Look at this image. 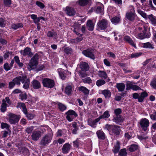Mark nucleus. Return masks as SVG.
Instances as JSON below:
<instances>
[{
    "instance_id": "1",
    "label": "nucleus",
    "mask_w": 156,
    "mask_h": 156,
    "mask_svg": "<svg viewBox=\"0 0 156 156\" xmlns=\"http://www.w3.org/2000/svg\"><path fill=\"white\" fill-rule=\"evenodd\" d=\"M137 29L140 31L143 30L141 32L138 34L137 36L138 38L143 39L145 38H149L150 37L151 34L148 29L147 26L142 25L141 27H138Z\"/></svg>"
},
{
    "instance_id": "2",
    "label": "nucleus",
    "mask_w": 156,
    "mask_h": 156,
    "mask_svg": "<svg viewBox=\"0 0 156 156\" xmlns=\"http://www.w3.org/2000/svg\"><path fill=\"white\" fill-rule=\"evenodd\" d=\"M53 136L52 133H48L43 136L41 140L40 144L43 146H45L51 141Z\"/></svg>"
},
{
    "instance_id": "3",
    "label": "nucleus",
    "mask_w": 156,
    "mask_h": 156,
    "mask_svg": "<svg viewBox=\"0 0 156 156\" xmlns=\"http://www.w3.org/2000/svg\"><path fill=\"white\" fill-rule=\"evenodd\" d=\"M9 122L11 124H15L17 123L20 117L18 115L12 113H9L8 115Z\"/></svg>"
},
{
    "instance_id": "4",
    "label": "nucleus",
    "mask_w": 156,
    "mask_h": 156,
    "mask_svg": "<svg viewBox=\"0 0 156 156\" xmlns=\"http://www.w3.org/2000/svg\"><path fill=\"white\" fill-rule=\"evenodd\" d=\"M66 119L69 122L72 121L75 118L78 116L76 112L73 110H69L66 112Z\"/></svg>"
},
{
    "instance_id": "5",
    "label": "nucleus",
    "mask_w": 156,
    "mask_h": 156,
    "mask_svg": "<svg viewBox=\"0 0 156 156\" xmlns=\"http://www.w3.org/2000/svg\"><path fill=\"white\" fill-rule=\"evenodd\" d=\"M43 85L44 87L50 88H53L55 85L54 81L48 78H44L42 80Z\"/></svg>"
},
{
    "instance_id": "6",
    "label": "nucleus",
    "mask_w": 156,
    "mask_h": 156,
    "mask_svg": "<svg viewBox=\"0 0 156 156\" xmlns=\"http://www.w3.org/2000/svg\"><path fill=\"white\" fill-rule=\"evenodd\" d=\"M108 25V21L106 20L102 19L98 22L97 28L99 30H105L107 28Z\"/></svg>"
},
{
    "instance_id": "7",
    "label": "nucleus",
    "mask_w": 156,
    "mask_h": 156,
    "mask_svg": "<svg viewBox=\"0 0 156 156\" xmlns=\"http://www.w3.org/2000/svg\"><path fill=\"white\" fill-rule=\"evenodd\" d=\"M140 124L142 129L145 131L147 129L149 126V122L146 118L142 119L140 121Z\"/></svg>"
},
{
    "instance_id": "8",
    "label": "nucleus",
    "mask_w": 156,
    "mask_h": 156,
    "mask_svg": "<svg viewBox=\"0 0 156 156\" xmlns=\"http://www.w3.org/2000/svg\"><path fill=\"white\" fill-rule=\"evenodd\" d=\"M31 48L28 47L26 48L24 50L20 51V53L23 56H27L28 58H31L33 55V53L31 51Z\"/></svg>"
},
{
    "instance_id": "9",
    "label": "nucleus",
    "mask_w": 156,
    "mask_h": 156,
    "mask_svg": "<svg viewBox=\"0 0 156 156\" xmlns=\"http://www.w3.org/2000/svg\"><path fill=\"white\" fill-rule=\"evenodd\" d=\"M94 50L91 49H87L84 50L82 53L86 57L91 58H94L95 57L94 54Z\"/></svg>"
},
{
    "instance_id": "10",
    "label": "nucleus",
    "mask_w": 156,
    "mask_h": 156,
    "mask_svg": "<svg viewBox=\"0 0 156 156\" xmlns=\"http://www.w3.org/2000/svg\"><path fill=\"white\" fill-rule=\"evenodd\" d=\"M38 64L37 59H30L27 66V69L29 70L34 69Z\"/></svg>"
},
{
    "instance_id": "11",
    "label": "nucleus",
    "mask_w": 156,
    "mask_h": 156,
    "mask_svg": "<svg viewBox=\"0 0 156 156\" xmlns=\"http://www.w3.org/2000/svg\"><path fill=\"white\" fill-rule=\"evenodd\" d=\"M121 131L122 130L120 126L114 125L111 132L115 136H118L120 135Z\"/></svg>"
},
{
    "instance_id": "12",
    "label": "nucleus",
    "mask_w": 156,
    "mask_h": 156,
    "mask_svg": "<svg viewBox=\"0 0 156 156\" xmlns=\"http://www.w3.org/2000/svg\"><path fill=\"white\" fill-rule=\"evenodd\" d=\"M27 78V76H19L14 78L12 81H14L16 85L20 86L21 84L20 82H23L24 81V78Z\"/></svg>"
},
{
    "instance_id": "13",
    "label": "nucleus",
    "mask_w": 156,
    "mask_h": 156,
    "mask_svg": "<svg viewBox=\"0 0 156 156\" xmlns=\"http://www.w3.org/2000/svg\"><path fill=\"white\" fill-rule=\"evenodd\" d=\"M94 10L98 13L103 14L104 13V8L103 5L101 3H99L98 5L94 8Z\"/></svg>"
},
{
    "instance_id": "14",
    "label": "nucleus",
    "mask_w": 156,
    "mask_h": 156,
    "mask_svg": "<svg viewBox=\"0 0 156 156\" xmlns=\"http://www.w3.org/2000/svg\"><path fill=\"white\" fill-rule=\"evenodd\" d=\"M100 121L99 119L98 118L94 120L89 118L87 120L88 124L94 128H95L97 125V123Z\"/></svg>"
},
{
    "instance_id": "15",
    "label": "nucleus",
    "mask_w": 156,
    "mask_h": 156,
    "mask_svg": "<svg viewBox=\"0 0 156 156\" xmlns=\"http://www.w3.org/2000/svg\"><path fill=\"white\" fill-rule=\"evenodd\" d=\"M41 136V132L39 131H34L31 135L32 139L34 141H37Z\"/></svg>"
},
{
    "instance_id": "16",
    "label": "nucleus",
    "mask_w": 156,
    "mask_h": 156,
    "mask_svg": "<svg viewBox=\"0 0 156 156\" xmlns=\"http://www.w3.org/2000/svg\"><path fill=\"white\" fill-rule=\"evenodd\" d=\"M66 14L69 16H72L75 15L76 11L72 7L69 6H67L66 7L65 10Z\"/></svg>"
},
{
    "instance_id": "17",
    "label": "nucleus",
    "mask_w": 156,
    "mask_h": 156,
    "mask_svg": "<svg viewBox=\"0 0 156 156\" xmlns=\"http://www.w3.org/2000/svg\"><path fill=\"white\" fill-rule=\"evenodd\" d=\"M71 145L69 143H67L64 144L62 149V152L63 154H66L70 151Z\"/></svg>"
},
{
    "instance_id": "18",
    "label": "nucleus",
    "mask_w": 156,
    "mask_h": 156,
    "mask_svg": "<svg viewBox=\"0 0 156 156\" xmlns=\"http://www.w3.org/2000/svg\"><path fill=\"white\" fill-rule=\"evenodd\" d=\"M80 67L81 69L83 71H87L89 69L88 65L86 62H81L80 64Z\"/></svg>"
},
{
    "instance_id": "19",
    "label": "nucleus",
    "mask_w": 156,
    "mask_h": 156,
    "mask_svg": "<svg viewBox=\"0 0 156 156\" xmlns=\"http://www.w3.org/2000/svg\"><path fill=\"white\" fill-rule=\"evenodd\" d=\"M98 75L101 78L105 79H107L106 81L108 82H109L110 80V79L108 78L107 74L104 71H99L98 72Z\"/></svg>"
},
{
    "instance_id": "20",
    "label": "nucleus",
    "mask_w": 156,
    "mask_h": 156,
    "mask_svg": "<svg viewBox=\"0 0 156 156\" xmlns=\"http://www.w3.org/2000/svg\"><path fill=\"white\" fill-rule=\"evenodd\" d=\"M32 83L33 87L34 89H38L41 87L40 82L37 80H34L32 81Z\"/></svg>"
},
{
    "instance_id": "21",
    "label": "nucleus",
    "mask_w": 156,
    "mask_h": 156,
    "mask_svg": "<svg viewBox=\"0 0 156 156\" xmlns=\"http://www.w3.org/2000/svg\"><path fill=\"white\" fill-rule=\"evenodd\" d=\"M96 134L99 139L104 140L105 138V135L102 130H99L97 131Z\"/></svg>"
},
{
    "instance_id": "22",
    "label": "nucleus",
    "mask_w": 156,
    "mask_h": 156,
    "mask_svg": "<svg viewBox=\"0 0 156 156\" xmlns=\"http://www.w3.org/2000/svg\"><path fill=\"white\" fill-rule=\"evenodd\" d=\"M126 17L129 20L133 21L135 18V15L132 12H127L126 14Z\"/></svg>"
},
{
    "instance_id": "23",
    "label": "nucleus",
    "mask_w": 156,
    "mask_h": 156,
    "mask_svg": "<svg viewBox=\"0 0 156 156\" xmlns=\"http://www.w3.org/2000/svg\"><path fill=\"white\" fill-rule=\"evenodd\" d=\"M87 28L90 31H92L94 29V25L91 20H88L87 23Z\"/></svg>"
},
{
    "instance_id": "24",
    "label": "nucleus",
    "mask_w": 156,
    "mask_h": 156,
    "mask_svg": "<svg viewBox=\"0 0 156 156\" xmlns=\"http://www.w3.org/2000/svg\"><path fill=\"white\" fill-rule=\"evenodd\" d=\"M116 87L118 89L119 91L122 92L124 90L125 88V85L122 83H117Z\"/></svg>"
},
{
    "instance_id": "25",
    "label": "nucleus",
    "mask_w": 156,
    "mask_h": 156,
    "mask_svg": "<svg viewBox=\"0 0 156 156\" xmlns=\"http://www.w3.org/2000/svg\"><path fill=\"white\" fill-rule=\"evenodd\" d=\"M22 83H23V87L25 89H28L29 88L30 82V80L28 79L24 78V81L22 82Z\"/></svg>"
},
{
    "instance_id": "26",
    "label": "nucleus",
    "mask_w": 156,
    "mask_h": 156,
    "mask_svg": "<svg viewBox=\"0 0 156 156\" xmlns=\"http://www.w3.org/2000/svg\"><path fill=\"white\" fill-rule=\"evenodd\" d=\"M147 95L148 94L146 92L144 91L142 92L141 93L140 95L139 96L138 99V101L140 102H143L144 98L147 97Z\"/></svg>"
},
{
    "instance_id": "27",
    "label": "nucleus",
    "mask_w": 156,
    "mask_h": 156,
    "mask_svg": "<svg viewBox=\"0 0 156 156\" xmlns=\"http://www.w3.org/2000/svg\"><path fill=\"white\" fill-rule=\"evenodd\" d=\"M124 39L125 41L129 43L133 47H134L135 48L136 47L135 44L134 43L133 40L129 36H125L124 37Z\"/></svg>"
},
{
    "instance_id": "28",
    "label": "nucleus",
    "mask_w": 156,
    "mask_h": 156,
    "mask_svg": "<svg viewBox=\"0 0 156 156\" xmlns=\"http://www.w3.org/2000/svg\"><path fill=\"white\" fill-rule=\"evenodd\" d=\"M120 148V143L118 141H117L113 147L112 151L115 154H116L119 151Z\"/></svg>"
},
{
    "instance_id": "29",
    "label": "nucleus",
    "mask_w": 156,
    "mask_h": 156,
    "mask_svg": "<svg viewBox=\"0 0 156 156\" xmlns=\"http://www.w3.org/2000/svg\"><path fill=\"white\" fill-rule=\"evenodd\" d=\"M7 105L5 100L3 99L2 101V103L1 105L0 110L2 112H4L7 110Z\"/></svg>"
},
{
    "instance_id": "30",
    "label": "nucleus",
    "mask_w": 156,
    "mask_h": 156,
    "mask_svg": "<svg viewBox=\"0 0 156 156\" xmlns=\"http://www.w3.org/2000/svg\"><path fill=\"white\" fill-rule=\"evenodd\" d=\"M72 85L68 84L65 88V92L68 95H70L72 92Z\"/></svg>"
},
{
    "instance_id": "31",
    "label": "nucleus",
    "mask_w": 156,
    "mask_h": 156,
    "mask_svg": "<svg viewBox=\"0 0 156 156\" xmlns=\"http://www.w3.org/2000/svg\"><path fill=\"white\" fill-rule=\"evenodd\" d=\"M79 90L80 91L83 92L85 95H87L89 93V90L85 87H79Z\"/></svg>"
},
{
    "instance_id": "32",
    "label": "nucleus",
    "mask_w": 156,
    "mask_h": 156,
    "mask_svg": "<svg viewBox=\"0 0 156 156\" xmlns=\"http://www.w3.org/2000/svg\"><path fill=\"white\" fill-rule=\"evenodd\" d=\"M62 48L63 51L66 54H71L73 52L72 49L71 48L65 46L63 47Z\"/></svg>"
},
{
    "instance_id": "33",
    "label": "nucleus",
    "mask_w": 156,
    "mask_h": 156,
    "mask_svg": "<svg viewBox=\"0 0 156 156\" xmlns=\"http://www.w3.org/2000/svg\"><path fill=\"white\" fill-rule=\"evenodd\" d=\"M58 72L62 80H64L66 77V75L65 74L63 70L59 69H58Z\"/></svg>"
},
{
    "instance_id": "34",
    "label": "nucleus",
    "mask_w": 156,
    "mask_h": 156,
    "mask_svg": "<svg viewBox=\"0 0 156 156\" xmlns=\"http://www.w3.org/2000/svg\"><path fill=\"white\" fill-rule=\"evenodd\" d=\"M30 17L33 20L34 23L35 24L39 23V22L40 20L39 17H37V15L34 14H32L30 15Z\"/></svg>"
},
{
    "instance_id": "35",
    "label": "nucleus",
    "mask_w": 156,
    "mask_h": 156,
    "mask_svg": "<svg viewBox=\"0 0 156 156\" xmlns=\"http://www.w3.org/2000/svg\"><path fill=\"white\" fill-rule=\"evenodd\" d=\"M110 116V115L109 113V112L108 111H105L103 115L100 116L98 118L100 120L102 119H105L106 118H108Z\"/></svg>"
},
{
    "instance_id": "36",
    "label": "nucleus",
    "mask_w": 156,
    "mask_h": 156,
    "mask_svg": "<svg viewBox=\"0 0 156 156\" xmlns=\"http://www.w3.org/2000/svg\"><path fill=\"white\" fill-rule=\"evenodd\" d=\"M23 27V24L22 23H17L14 24L12 25V27L15 30H16L18 28H22Z\"/></svg>"
},
{
    "instance_id": "37",
    "label": "nucleus",
    "mask_w": 156,
    "mask_h": 156,
    "mask_svg": "<svg viewBox=\"0 0 156 156\" xmlns=\"http://www.w3.org/2000/svg\"><path fill=\"white\" fill-rule=\"evenodd\" d=\"M90 0H79L78 3L81 6H85L89 2Z\"/></svg>"
},
{
    "instance_id": "38",
    "label": "nucleus",
    "mask_w": 156,
    "mask_h": 156,
    "mask_svg": "<svg viewBox=\"0 0 156 156\" xmlns=\"http://www.w3.org/2000/svg\"><path fill=\"white\" fill-rule=\"evenodd\" d=\"M102 93L104 95L105 98H109L111 95L110 91L108 90H105L102 91Z\"/></svg>"
},
{
    "instance_id": "39",
    "label": "nucleus",
    "mask_w": 156,
    "mask_h": 156,
    "mask_svg": "<svg viewBox=\"0 0 156 156\" xmlns=\"http://www.w3.org/2000/svg\"><path fill=\"white\" fill-rule=\"evenodd\" d=\"M143 47L146 48H151L153 49L154 48L153 45L150 43L149 42L144 43L143 45Z\"/></svg>"
},
{
    "instance_id": "40",
    "label": "nucleus",
    "mask_w": 156,
    "mask_h": 156,
    "mask_svg": "<svg viewBox=\"0 0 156 156\" xmlns=\"http://www.w3.org/2000/svg\"><path fill=\"white\" fill-rule=\"evenodd\" d=\"M117 117H114L113 121L117 123L122 122L123 121L122 118L120 116H116Z\"/></svg>"
},
{
    "instance_id": "41",
    "label": "nucleus",
    "mask_w": 156,
    "mask_h": 156,
    "mask_svg": "<svg viewBox=\"0 0 156 156\" xmlns=\"http://www.w3.org/2000/svg\"><path fill=\"white\" fill-rule=\"evenodd\" d=\"M138 147V146L136 145L132 144L129 148V150L130 151L132 152L136 150Z\"/></svg>"
},
{
    "instance_id": "42",
    "label": "nucleus",
    "mask_w": 156,
    "mask_h": 156,
    "mask_svg": "<svg viewBox=\"0 0 156 156\" xmlns=\"http://www.w3.org/2000/svg\"><path fill=\"white\" fill-rule=\"evenodd\" d=\"M58 106L59 110L63 112L66 109V107L64 105L60 103L58 104Z\"/></svg>"
},
{
    "instance_id": "43",
    "label": "nucleus",
    "mask_w": 156,
    "mask_h": 156,
    "mask_svg": "<svg viewBox=\"0 0 156 156\" xmlns=\"http://www.w3.org/2000/svg\"><path fill=\"white\" fill-rule=\"evenodd\" d=\"M10 126L6 123L2 122L1 123V127L2 129L5 128L6 129L8 130L10 132V131L9 129Z\"/></svg>"
},
{
    "instance_id": "44",
    "label": "nucleus",
    "mask_w": 156,
    "mask_h": 156,
    "mask_svg": "<svg viewBox=\"0 0 156 156\" xmlns=\"http://www.w3.org/2000/svg\"><path fill=\"white\" fill-rule=\"evenodd\" d=\"M120 19L119 17L115 16L111 19V22L114 23H118L120 21Z\"/></svg>"
},
{
    "instance_id": "45",
    "label": "nucleus",
    "mask_w": 156,
    "mask_h": 156,
    "mask_svg": "<svg viewBox=\"0 0 156 156\" xmlns=\"http://www.w3.org/2000/svg\"><path fill=\"white\" fill-rule=\"evenodd\" d=\"M105 82L104 80L101 79L98 80L96 82V84L98 86L100 87L105 84Z\"/></svg>"
},
{
    "instance_id": "46",
    "label": "nucleus",
    "mask_w": 156,
    "mask_h": 156,
    "mask_svg": "<svg viewBox=\"0 0 156 156\" xmlns=\"http://www.w3.org/2000/svg\"><path fill=\"white\" fill-rule=\"evenodd\" d=\"M10 56V58H12L14 56V55L12 54L11 52L7 51L5 53L4 55V57L5 58H8Z\"/></svg>"
},
{
    "instance_id": "47",
    "label": "nucleus",
    "mask_w": 156,
    "mask_h": 156,
    "mask_svg": "<svg viewBox=\"0 0 156 156\" xmlns=\"http://www.w3.org/2000/svg\"><path fill=\"white\" fill-rule=\"evenodd\" d=\"M83 81L84 83L90 84L92 83V80L89 77H87L82 80Z\"/></svg>"
},
{
    "instance_id": "48",
    "label": "nucleus",
    "mask_w": 156,
    "mask_h": 156,
    "mask_svg": "<svg viewBox=\"0 0 156 156\" xmlns=\"http://www.w3.org/2000/svg\"><path fill=\"white\" fill-rule=\"evenodd\" d=\"M127 154L126 150L125 148L121 149L119 151V155L121 156H126Z\"/></svg>"
},
{
    "instance_id": "49",
    "label": "nucleus",
    "mask_w": 156,
    "mask_h": 156,
    "mask_svg": "<svg viewBox=\"0 0 156 156\" xmlns=\"http://www.w3.org/2000/svg\"><path fill=\"white\" fill-rule=\"evenodd\" d=\"M113 125H110L108 124H107L105 125L104 127V128L105 129H106L108 131L111 132Z\"/></svg>"
},
{
    "instance_id": "50",
    "label": "nucleus",
    "mask_w": 156,
    "mask_h": 156,
    "mask_svg": "<svg viewBox=\"0 0 156 156\" xmlns=\"http://www.w3.org/2000/svg\"><path fill=\"white\" fill-rule=\"evenodd\" d=\"M127 82H129V83L126 84V90H129L132 89L133 85L130 83V82L129 81H128Z\"/></svg>"
},
{
    "instance_id": "51",
    "label": "nucleus",
    "mask_w": 156,
    "mask_h": 156,
    "mask_svg": "<svg viewBox=\"0 0 156 156\" xmlns=\"http://www.w3.org/2000/svg\"><path fill=\"white\" fill-rule=\"evenodd\" d=\"M34 127L32 126L27 127L25 130V131L28 134H30L34 129Z\"/></svg>"
},
{
    "instance_id": "52",
    "label": "nucleus",
    "mask_w": 156,
    "mask_h": 156,
    "mask_svg": "<svg viewBox=\"0 0 156 156\" xmlns=\"http://www.w3.org/2000/svg\"><path fill=\"white\" fill-rule=\"evenodd\" d=\"M149 18L150 19L153 24H156V18L152 16V15H151L149 16Z\"/></svg>"
},
{
    "instance_id": "53",
    "label": "nucleus",
    "mask_w": 156,
    "mask_h": 156,
    "mask_svg": "<svg viewBox=\"0 0 156 156\" xmlns=\"http://www.w3.org/2000/svg\"><path fill=\"white\" fill-rule=\"evenodd\" d=\"M20 96L21 100H26L27 99V96L25 93H21Z\"/></svg>"
},
{
    "instance_id": "54",
    "label": "nucleus",
    "mask_w": 156,
    "mask_h": 156,
    "mask_svg": "<svg viewBox=\"0 0 156 156\" xmlns=\"http://www.w3.org/2000/svg\"><path fill=\"white\" fill-rule=\"evenodd\" d=\"M4 3L7 7H9L12 3L11 0H3Z\"/></svg>"
},
{
    "instance_id": "55",
    "label": "nucleus",
    "mask_w": 156,
    "mask_h": 156,
    "mask_svg": "<svg viewBox=\"0 0 156 156\" xmlns=\"http://www.w3.org/2000/svg\"><path fill=\"white\" fill-rule=\"evenodd\" d=\"M151 85L153 88L156 89V79H154L151 81Z\"/></svg>"
},
{
    "instance_id": "56",
    "label": "nucleus",
    "mask_w": 156,
    "mask_h": 156,
    "mask_svg": "<svg viewBox=\"0 0 156 156\" xmlns=\"http://www.w3.org/2000/svg\"><path fill=\"white\" fill-rule=\"evenodd\" d=\"M36 4V5L39 7L41 9H43L45 7L44 5L41 2L39 1H37Z\"/></svg>"
},
{
    "instance_id": "57",
    "label": "nucleus",
    "mask_w": 156,
    "mask_h": 156,
    "mask_svg": "<svg viewBox=\"0 0 156 156\" xmlns=\"http://www.w3.org/2000/svg\"><path fill=\"white\" fill-rule=\"evenodd\" d=\"M114 112L115 115L116 116H118L122 113V111L121 108H118L115 109Z\"/></svg>"
},
{
    "instance_id": "58",
    "label": "nucleus",
    "mask_w": 156,
    "mask_h": 156,
    "mask_svg": "<svg viewBox=\"0 0 156 156\" xmlns=\"http://www.w3.org/2000/svg\"><path fill=\"white\" fill-rule=\"evenodd\" d=\"M5 20L2 18H0V27H5Z\"/></svg>"
},
{
    "instance_id": "59",
    "label": "nucleus",
    "mask_w": 156,
    "mask_h": 156,
    "mask_svg": "<svg viewBox=\"0 0 156 156\" xmlns=\"http://www.w3.org/2000/svg\"><path fill=\"white\" fill-rule=\"evenodd\" d=\"M137 11L138 13H139L143 17L145 18H147L146 14L144 12L140 10H138Z\"/></svg>"
},
{
    "instance_id": "60",
    "label": "nucleus",
    "mask_w": 156,
    "mask_h": 156,
    "mask_svg": "<svg viewBox=\"0 0 156 156\" xmlns=\"http://www.w3.org/2000/svg\"><path fill=\"white\" fill-rule=\"evenodd\" d=\"M131 134L130 132L125 133L124 135L125 138L128 140L130 139L132 137Z\"/></svg>"
},
{
    "instance_id": "61",
    "label": "nucleus",
    "mask_w": 156,
    "mask_h": 156,
    "mask_svg": "<svg viewBox=\"0 0 156 156\" xmlns=\"http://www.w3.org/2000/svg\"><path fill=\"white\" fill-rule=\"evenodd\" d=\"M42 54V53L40 52L36 53L31 58H41V56Z\"/></svg>"
},
{
    "instance_id": "62",
    "label": "nucleus",
    "mask_w": 156,
    "mask_h": 156,
    "mask_svg": "<svg viewBox=\"0 0 156 156\" xmlns=\"http://www.w3.org/2000/svg\"><path fill=\"white\" fill-rule=\"evenodd\" d=\"M142 54V53L141 52L133 54L131 55V57L132 58H137L139 56L141 55Z\"/></svg>"
},
{
    "instance_id": "63",
    "label": "nucleus",
    "mask_w": 156,
    "mask_h": 156,
    "mask_svg": "<svg viewBox=\"0 0 156 156\" xmlns=\"http://www.w3.org/2000/svg\"><path fill=\"white\" fill-rule=\"evenodd\" d=\"M150 117L152 120L156 121V111L153 113L152 114H151Z\"/></svg>"
},
{
    "instance_id": "64",
    "label": "nucleus",
    "mask_w": 156,
    "mask_h": 156,
    "mask_svg": "<svg viewBox=\"0 0 156 156\" xmlns=\"http://www.w3.org/2000/svg\"><path fill=\"white\" fill-rule=\"evenodd\" d=\"M11 67L7 63H5L4 65V68L6 71L9 70Z\"/></svg>"
}]
</instances>
